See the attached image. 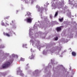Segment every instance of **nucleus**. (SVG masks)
I'll return each mask as SVG.
<instances>
[{"label": "nucleus", "instance_id": "ea45409f", "mask_svg": "<svg viewBox=\"0 0 77 77\" xmlns=\"http://www.w3.org/2000/svg\"><path fill=\"white\" fill-rule=\"evenodd\" d=\"M15 25H13V28H14V29H15Z\"/></svg>", "mask_w": 77, "mask_h": 77}, {"label": "nucleus", "instance_id": "473e14b6", "mask_svg": "<svg viewBox=\"0 0 77 77\" xmlns=\"http://www.w3.org/2000/svg\"><path fill=\"white\" fill-rule=\"evenodd\" d=\"M72 9H73L74 8V4L72 5Z\"/></svg>", "mask_w": 77, "mask_h": 77}, {"label": "nucleus", "instance_id": "2f4dec72", "mask_svg": "<svg viewBox=\"0 0 77 77\" xmlns=\"http://www.w3.org/2000/svg\"><path fill=\"white\" fill-rule=\"evenodd\" d=\"M0 54H3V52L2 51H0Z\"/></svg>", "mask_w": 77, "mask_h": 77}, {"label": "nucleus", "instance_id": "de8ad7c7", "mask_svg": "<svg viewBox=\"0 0 77 77\" xmlns=\"http://www.w3.org/2000/svg\"><path fill=\"white\" fill-rule=\"evenodd\" d=\"M6 24H7V26H9V24L7 23H6Z\"/></svg>", "mask_w": 77, "mask_h": 77}, {"label": "nucleus", "instance_id": "3c124183", "mask_svg": "<svg viewBox=\"0 0 77 77\" xmlns=\"http://www.w3.org/2000/svg\"><path fill=\"white\" fill-rule=\"evenodd\" d=\"M48 5H49V3H48V4H46L47 6Z\"/></svg>", "mask_w": 77, "mask_h": 77}, {"label": "nucleus", "instance_id": "a878e982", "mask_svg": "<svg viewBox=\"0 0 77 77\" xmlns=\"http://www.w3.org/2000/svg\"><path fill=\"white\" fill-rule=\"evenodd\" d=\"M59 56L60 57H63V56H62V53H60L59 54Z\"/></svg>", "mask_w": 77, "mask_h": 77}, {"label": "nucleus", "instance_id": "680f3d73", "mask_svg": "<svg viewBox=\"0 0 77 77\" xmlns=\"http://www.w3.org/2000/svg\"><path fill=\"white\" fill-rule=\"evenodd\" d=\"M25 17H26V15H25Z\"/></svg>", "mask_w": 77, "mask_h": 77}, {"label": "nucleus", "instance_id": "bb28decb", "mask_svg": "<svg viewBox=\"0 0 77 77\" xmlns=\"http://www.w3.org/2000/svg\"><path fill=\"white\" fill-rule=\"evenodd\" d=\"M31 52H33V53H34V52H35V50H33V49L32 48L31 49Z\"/></svg>", "mask_w": 77, "mask_h": 77}, {"label": "nucleus", "instance_id": "ddd939ff", "mask_svg": "<svg viewBox=\"0 0 77 77\" xmlns=\"http://www.w3.org/2000/svg\"><path fill=\"white\" fill-rule=\"evenodd\" d=\"M40 23L39 26V27L42 28H43V27H44V24H43V23L40 22Z\"/></svg>", "mask_w": 77, "mask_h": 77}, {"label": "nucleus", "instance_id": "20e7f679", "mask_svg": "<svg viewBox=\"0 0 77 77\" xmlns=\"http://www.w3.org/2000/svg\"><path fill=\"white\" fill-rule=\"evenodd\" d=\"M64 1H63V0L61 2H59L57 3V2L56 4H52V9H55L56 8H57V7L58 8H62V6H63V5H64Z\"/></svg>", "mask_w": 77, "mask_h": 77}, {"label": "nucleus", "instance_id": "4be33fe9", "mask_svg": "<svg viewBox=\"0 0 77 77\" xmlns=\"http://www.w3.org/2000/svg\"><path fill=\"white\" fill-rule=\"evenodd\" d=\"M6 73H3L2 72H0V76L1 75H6Z\"/></svg>", "mask_w": 77, "mask_h": 77}, {"label": "nucleus", "instance_id": "5701e85b", "mask_svg": "<svg viewBox=\"0 0 77 77\" xmlns=\"http://www.w3.org/2000/svg\"><path fill=\"white\" fill-rule=\"evenodd\" d=\"M58 12H59V11H57V12H56V13L54 15L55 17H56L57 16V15H58Z\"/></svg>", "mask_w": 77, "mask_h": 77}, {"label": "nucleus", "instance_id": "4468645a", "mask_svg": "<svg viewBox=\"0 0 77 77\" xmlns=\"http://www.w3.org/2000/svg\"><path fill=\"white\" fill-rule=\"evenodd\" d=\"M67 15L69 17H71V12L70 11H67Z\"/></svg>", "mask_w": 77, "mask_h": 77}, {"label": "nucleus", "instance_id": "c85d7f7f", "mask_svg": "<svg viewBox=\"0 0 77 77\" xmlns=\"http://www.w3.org/2000/svg\"><path fill=\"white\" fill-rule=\"evenodd\" d=\"M54 39L55 40V41H57V40H58V37H56L54 38Z\"/></svg>", "mask_w": 77, "mask_h": 77}, {"label": "nucleus", "instance_id": "a19ab883", "mask_svg": "<svg viewBox=\"0 0 77 77\" xmlns=\"http://www.w3.org/2000/svg\"><path fill=\"white\" fill-rule=\"evenodd\" d=\"M59 24V23H58V22H55V24Z\"/></svg>", "mask_w": 77, "mask_h": 77}, {"label": "nucleus", "instance_id": "774afa93", "mask_svg": "<svg viewBox=\"0 0 77 77\" xmlns=\"http://www.w3.org/2000/svg\"><path fill=\"white\" fill-rule=\"evenodd\" d=\"M54 22H55V21H54Z\"/></svg>", "mask_w": 77, "mask_h": 77}, {"label": "nucleus", "instance_id": "bf43d9fd", "mask_svg": "<svg viewBox=\"0 0 77 77\" xmlns=\"http://www.w3.org/2000/svg\"><path fill=\"white\" fill-rule=\"evenodd\" d=\"M72 17H74V16H72Z\"/></svg>", "mask_w": 77, "mask_h": 77}, {"label": "nucleus", "instance_id": "0eeeda50", "mask_svg": "<svg viewBox=\"0 0 77 77\" xmlns=\"http://www.w3.org/2000/svg\"><path fill=\"white\" fill-rule=\"evenodd\" d=\"M32 20H33V18L31 17H29L26 18V22L28 23H31L32 22Z\"/></svg>", "mask_w": 77, "mask_h": 77}, {"label": "nucleus", "instance_id": "13d9d810", "mask_svg": "<svg viewBox=\"0 0 77 77\" xmlns=\"http://www.w3.org/2000/svg\"><path fill=\"white\" fill-rule=\"evenodd\" d=\"M2 41V39H0V41Z\"/></svg>", "mask_w": 77, "mask_h": 77}, {"label": "nucleus", "instance_id": "1a4fd4ad", "mask_svg": "<svg viewBox=\"0 0 77 77\" xmlns=\"http://www.w3.org/2000/svg\"><path fill=\"white\" fill-rule=\"evenodd\" d=\"M38 72L39 71L37 69L35 70L33 73V75H37V74H38Z\"/></svg>", "mask_w": 77, "mask_h": 77}, {"label": "nucleus", "instance_id": "e2e57ef3", "mask_svg": "<svg viewBox=\"0 0 77 77\" xmlns=\"http://www.w3.org/2000/svg\"><path fill=\"white\" fill-rule=\"evenodd\" d=\"M75 17H76V15H75Z\"/></svg>", "mask_w": 77, "mask_h": 77}, {"label": "nucleus", "instance_id": "f3484780", "mask_svg": "<svg viewBox=\"0 0 77 77\" xmlns=\"http://www.w3.org/2000/svg\"><path fill=\"white\" fill-rule=\"evenodd\" d=\"M69 4L72 5V2H74V0H69Z\"/></svg>", "mask_w": 77, "mask_h": 77}, {"label": "nucleus", "instance_id": "dca6fc26", "mask_svg": "<svg viewBox=\"0 0 77 77\" xmlns=\"http://www.w3.org/2000/svg\"><path fill=\"white\" fill-rule=\"evenodd\" d=\"M69 36L70 38H72V37H73V34L71 32L69 33Z\"/></svg>", "mask_w": 77, "mask_h": 77}, {"label": "nucleus", "instance_id": "c9c22d12", "mask_svg": "<svg viewBox=\"0 0 77 77\" xmlns=\"http://www.w3.org/2000/svg\"><path fill=\"white\" fill-rule=\"evenodd\" d=\"M25 46H27V44H26V45H23L22 47H25Z\"/></svg>", "mask_w": 77, "mask_h": 77}, {"label": "nucleus", "instance_id": "338daca9", "mask_svg": "<svg viewBox=\"0 0 77 77\" xmlns=\"http://www.w3.org/2000/svg\"><path fill=\"white\" fill-rule=\"evenodd\" d=\"M11 25V23H10Z\"/></svg>", "mask_w": 77, "mask_h": 77}, {"label": "nucleus", "instance_id": "79ce46f5", "mask_svg": "<svg viewBox=\"0 0 77 77\" xmlns=\"http://www.w3.org/2000/svg\"><path fill=\"white\" fill-rule=\"evenodd\" d=\"M53 45H55L56 44V43H53Z\"/></svg>", "mask_w": 77, "mask_h": 77}, {"label": "nucleus", "instance_id": "6e6d98bb", "mask_svg": "<svg viewBox=\"0 0 77 77\" xmlns=\"http://www.w3.org/2000/svg\"><path fill=\"white\" fill-rule=\"evenodd\" d=\"M8 77H11V76H8Z\"/></svg>", "mask_w": 77, "mask_h": 77}, {"label": "nucleus", "instance_id": "f704fd0d", "mask_svg": "<svg viewBox=\"0 0 77 77\" xmlns=\"http://www.w3.org/2000/svg\"><path fill=\"white\" fill-rule=\"evenodd\" d=\"M73 24H74V25H75H75H76V22H74L73 23Z\"/></svg>", "mask_w": 77, "mask_h": 77}, {"label": "nucleus", "instance_id": "7ed1b4c3", "mask_svg": "<svg viewBox=\"0 0 77 77\" xmlns=\"http://www.w3.org/2000/svg\"><path fill=\"white\" fill-rule=\"evenodd\" d=\"M31 42L32 43V45L34 47H36L40 51V49L41 47H44V46H41V45L40 44V42L38 41H33V40H30Z\"/></svg>", "mask_w": 77, "mask_h": 77}, {"label": "nucleus", "instance_id": "aec40b11", "mask_svg": "<svg viewBox=\"0 0 77 77\" xmlns=\"http://www.w3.org/2000/svg\"><path fill=\"white\" fill-rule=\"evenodd\" d=\"M4 34L7 36H8V37H9L10 36V35L8 33H5V32H4Z\"/></svg>", "mask_w": 77, "mask_h": 77}, {"label": "nucleus", "instance_id": "b1692460", "mask_svg": "<svg viewBox=\"0 0 77 77\" xmlns=\"http://www.w3.org/2000/svg\"><path fill=\"white\" fill-rule=\"evenodd\" d=\"M59 20L60 22H62L63 21V18H62L61 19H59Z\"/></svg>", "mask_w": 77, "mask_h": 77}, {"label": "nucleus", "instance_id": "2eb2a0df", "mask_svg": "<svg viewBox=\"0 0 77 77\" xmlns=\"http://www.w3.org/2000/svg\"><path fill=\"white\" fill-rule=\"evenodd\" d=\"M61 27H62L61 26L57 27V32H60V31L61 30Z\"/></svg>", "mask_w": 77, "mask_h": 77}, {"label": "nucleus", "instance_id": "cd10ccee", "mask_svg": "<svg viewBox=\"0 0 77 77\" xmlns=\"http://www.w3.org/2000/svg\"><path fill=\"white\" fill-rule=\"evenodd\" d=\"M20 60H21L22 61H24V59L23 58H20Z\"/></svg>", "mask_w": 77, "mask_h": 77}, {"label": "nucleus", "instance_id": "9b49d317", "mask_svg": "<svg viewBox=\"0 0 77 77\" xmlns=\"http://www.w3.org/2000/svg\"><path fill=\"white\" fill-rule=\"evenodd\" d=\"M47 53H48V50H47L45 49L43 50L42 53L43 54L46 55Z\"/></svg>", "mask_w": 77, "mask_h": 77}, {"label": "nucleus", "instance_id": "39448f33", "mask_svg": "<svg viewBox=\"0 0 77 77\" xmlns=\"http://www.w3.org/2000/svg\"><path fill=\"white\" fill-rule=\"evenodd\" d=\"M13 62V61L12 60H11L10 62H7L2 66V67L3 68H7V67H9V66L11 65V63H12Z\"/></svg>", "mask_w": 77, "mask_h": 77}, {"label": "nucleus", "instance_id": "a18cd8bd", "mask_svg": "<svg viewBox=\"0 0 77 77\" xmlns=\"http://www.w3.org/2000/svg\"><path fill=\"white\" fill-rule=\"evenodd\" d=\"M9 18V16L8 17H6V19H8V18Z\"/></svg>", "mask_w": 77, "mask_h": 77}, {"label": "nucleus", "instance_id": "f8f14e48", "mask_svg": "<svg viewBox=\"0 0 77 77\" xmlns=\"http://www.w3.org/2000/svg\"><path fill=\"white\" fill-rule=\"evenodd\" d=\"M41 18H43V19H44L45 20V21H47V20H48V18H47V17H43V16H42V15H41Z\"/></svg>", "mask_w": 77, "mask_h": 77}, {"label": "nucleus", "instance_id": "9d476101", "mask_svg": "<svg viewBox=\"0 0 77 77\" xmlns=\"http://www.w3.org/2000/svg\"><path fill=\"white\" fill-rule=\"evenodd\" d=\"M38 27L36 26L35 24L32 28V30H35V31H37V30H38Z\"/></svg>", "mask_w": 77, "mask_h": 77}, {"label": "nucleus", "instance_id": "49530a36", "mask_svg": "<svg viewBox=\"0 0 77 77\" xmlns=\"http://www.w3.org/2000/svg\"><path fill=\"white\" fill-rule=\"evenodd\" d=\"M66 51L65 50L63 52V53H65V52H66Z\"/></svg>", "mask_w": 77, "mask_h": 77}, {"label": "nucleus", "instance_id": "f257e3e1", "mask_svg": "<svg viewBox=\"0 0 77 77\" xmlns=\"http://www.w3.org/2000/svg\"><path fill=\"white\" fill-rule=\"evenodd\" d=\"M32 33V29L30 28L29 29V36L32 39H35L36 38L38 37H41L42 38H45V36H44L45 35V34L41 32H39L38 33H35L34 35H33Z\"/></svg>", "mask_w": 77, "mask_h": 77}, {"label": "nucleus", "instance_id": "c756f323", "mask_svg": "<svg viewBox=\"0 0 77 77\" xmlns=\"http://www.w3.org/2000/svg\"><path fill=\"white\" fill-rule=\"evenodd\" d=\"M27 14H28V15H30L31 14V13H30L29 12H27Z\"/></svg>", "mask_w": 77, "mask_h": 77}, {"label": "nucleus", "instance_id": "864d4df0", "mask_svg": "<svg viewBox=\"0 0 77 77\" xmlns=\"http://www.w3.org/2000/svg\"><path fill=\"white\" fill-rule=\"evenodd\" d=\"M28 65H29V64H27L26 65V66H28Z\"/></svg>", "mask_w": 77, "mask_h": 77}, {"label": "nucleus", "instance_id": "393cba45", "mask_svg": "<svg viewBox=\"0 0 77 77\" xmlns=\"http://www.w3.org/2000/svg\"><path fill=\"white\" fill-rule=\"evenodd\" d=\"M12 34H14V35H15V33L13 31H11L10 32V35H12Z\"/></svg>", "mask_w": 77, "mask_h": 77}, {"label": "nucleus", "instance_id": "5fc2aeb1", "mask_svg": "<svg viewBox=\"0 0 77 77\" xmlns=\"http://www.w3.org/2000/svg\"><path fill=\"white\" fill-rule=\"evenodd\" d=\"M18 10H17V12H18Z\"/></svg>", "mask_w": 77, "mask_h": 77}, {"label": "nucleus", "instance_id": "c03bdc74", "mask_svg": "<svg viewBox=\"0 0 77 77\" xmlns=\"http://www.w3.org/2000/svg\"><path fill=\"white\" fill-rule=\"evenodd\" d=\"M54 2H57V1H58L59 0H54Z\"/></svg>", "mask_w": 77, "mask_h": 77}, {"label": "nucleus", "instance_id": "603ef678", "mask_svg": "<svg viewBox=\"0 0 77 77\" xmlns=\"http://www.w3.org/2000/svg\"><path fill=\"white\" fill-rule=\"evenodd\" d=\"M45 11H47V9H45Z\"/></svg>", "mask_w": 77, "mask_h": 77}, {"label": "nucleus", "instance_id": "6ab92c4d", "mask_svg": "<svg viewBox=\"0 0 77 77\" xmlns=\"http://www.w3.org/2000/svg\"><path fill=\"white\" fill-rule=\"evenodd\" d=\"M33 58H34V55L33 54H32L31 57H29V59H33Z\"/></svg>", "mask_w": 77, "mask_h": 77}, {"label": "nucleus", "instance_id": "e433bc0d", "mask_svg": "<svg viewBox=\"0 0 77 77\" xmlns=\"http://www.w3.org/2000/svg\"><path fill=\"white\" fill-rule=\"evenodd\" d=\"M51 63H52V64H53L54 62H53V60H51Z\"/></svg>", "mask_w": 77, "mask_h": 77}, {"label": "nucleus", "instance_id": "052dcab7", "mask_svg": "<svg viewBox=\"0 0 77 77\" xmlns=\"http://www.w3.org/2000/svg\"><path fill=\"white\" fill-rule=\"evenodd\" d=\"M25 47V48H27V47Z\"/></svg>", "mask_w": 77, "mask_h": 77}, {"label": "nucleus", "instance_id": "7c9ffc66", "mask_svg": "<svg viewBox=\"0 0 77 77\" xmlns=\"http://www.w3.org/2000/svg\"><path fill=\"white\" fill-rule=\"evenodd\" d=\"M2 26H5V27H6V26L5 25V23H4L2 22Z\"/></svg>", "mask_w": 77, "mask_h": 77}, {"label": "nucleus", "instance_id": "a211bd4d", "mask_svg": "<svg viewBox=\"0 0 77 77\" xmlns=\"http://www.w3.org/2000/svg\"><path fill=\"white\" fill-rule=\"evenodd\" d=\"M72 56H74V57H75V56H76V53L74 52H72Z\"/></svg>", "mask_w": 77, "mask_h": 77}, {"label": "nucleus", "instance_id": "8fccbe9b", "mask_svg": "<svg viewBox=\"0 0 77 77\" xmlns=\"http://www.w3.org/2000/svg\"><path fill=\"white\" fill-rule=\"evenodd\" d=\"M26 3H28V2H27V1H25Z\"/></svg>", "mask_w": 77, "mask_h": 77}, {"label": "nucleus", "instance_id": "69168bd1", "mask_svg": "<svg viewBox=\"0 0 77 77\" xmlns=\"http://www.w3.org/2000/svg\"><path fill=\"white\" fill-rule=\"evenodd\" d=\"M12 23H13V21H12Z\"/></svg>", "mask_w": 77, "mask_h": 77}, {"label": "nucleus", "instance_id": "6e6552de", "mask_svg": "<svg viewBox=\"0 0 77 77\" xmlns=\"http://www.w3.org/2000/svg\"><path fill=\"white\" fill-rule=\"evenodd\" d=\"M36 8H38V11L40 12V13H41V14H42V11H43V8H42L41 9L40 7H39L38 5H36Z\"/></svg>", "mask_w": 77, "mask_h": 77}, {"label": "nucleus", "instance_id": "37998d69", "mask_svg": "<svg viewBox=\"0 0 77 77\" xmlns=\"http://www.w3.org/2000/svg\"><path fill=\"white\" fill-rule=\"evenodd\" d=\"M33 1H31V4H33Z\"/></svg>", "mask_w": 77, "mask_h": 77}, {"label": "nucleus", "instance_id": "4c0bfd02", "mask_svg": "<svg viewBox=\"0 0 77 77\" xmlns=\"http://www.w3.org/2000/svg\"><path fill=\"white\" fill-rule=\"evenodd\" d=\"M5 55H6V56H9V53H6Z\"/></svg>", "mask_w": 77, "mask_h": 77}, {"label": "nucleus", "instance_id": "423d86ee", "mask_svg": "<svg viewBox=\"0 0 77 77\" xmlns=\"http://www.w3.org/2000/svg\"><path fill=\"white\" fill-rule=\"evenodd\" d=\"M17 72V74H20V76H23V75H24V74L22 72V70L20 69V67L18 68Z\"/></svg>", "mask_w": 77, "mask_h": 77}, {"label": "nucleus", "instance_id": "09e8293b", "mask_svg": "<svg viewBox=\"0 0 77 77\" xmlns=\"http://www.w3.org/2000/svg\"><path fill=\"white\" fill-rule=\"evenodd\" d=\"M51 66L50 65H49V68H51Z\"/></svg>", "mask_w": 77, "mask_h": 77}, {"label": "nucleus", "instance_id": "58836bf2", "mask_svg": "<svg viewBox=\"0 0 77 77\" xmlns=\"http://www.w3.org/2000/svg\"><path fill=\"white\" fill-rule=\"evenodd\" d=\"M5 46L3 47L2 46H1L0 48H5Z\"/></svg>", "mask_w": 77, "mask_h": 77}, {"label": "nucleus", "instance_id": "72a5a7b5", "mask_svg": "<svg viewBox=\"0 0 77 77\" xmlns=\"http://www.w3.org/2000/svg\"><path fill=\"white\" fill-rule=\"evenodd\" d=\"M50 17L51 18H52L53 16L51 14H50Z\"/></svg>", "mask_w": 77, "mask_h": 77}, {"label": "nucleus", "instance_id": "f03ea898", "mask_svg": "<svg viewBox=\"0 0 77 77\" xmlns=\"http://www.w3.org/2000/svg\"><path fill=\"white\" fill-rule=\"evenodd\" d=\"M62 46H59L57 48L55 47L51 48L50 50L51 54L52 55L54 54H58V52L61 50Z\"/></svg>", "mask_w": 77, "mask_h": 77}, {"label": "nucleus", "instance_id": "0e129e2a", "mask_svg": "<svg viewBox=\"0 0 77 77\" xmlns=\"http://www.w3.org/2000/svg\"><path fill=\"white\" fill-rule=\"evenodd\" d=\"M44 6H45V5H44Z\"/></svg>", "mask_w": 77, "mask_h": 77}, {"label": "nucleus", "instance_id": "4d7b16f0", "mask_svg": "<svg viewBox=\"0 0 77 77\" xmlns=\"http://www.w3.org/2000/svg\"><path fill=\"white\" fill-rule=\"evenodd\" d=\"M65 42H67V41H65Z\"/></svg>", "mask_w": 77, "mask_h": 77}, {"label": "nucleus", "instance_id": "412c9836", "mask_svg": "<svg viewBox=\"0 0 77 77\" xmlns=\"http://www.w3.org/2000/svg\"><path fill=\"white\" fill-rule=\"evenodd\" d=\"M12 56L13 57H17H17H18V55H15L14 54H13Z\"/></svg>", "mask_w": 77, "mask_h": 77}]
</instances>
